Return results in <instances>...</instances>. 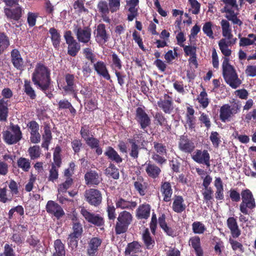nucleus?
<instances>
[{"label":"nucleus","mask_w":256,"mask_h":256,"mask_svg":"<svg viewBox=\"0 0 256 256\" xmlns=\"http://www.w3.org/2000/svg\"><path fill=\"white\" fill-rule=\"evenodd\" d=\"M85 197L87 202L91 205L96 206L102 202V195L100 192L96 189H90L85 192Z\"/></svg>","instance_id":"11"},{"label":"nucleus","mask_w":256,"mask_h":256,"mask_svg":"<svg viewBox=\"0 0 256 256\" xmlns=\"http://www.w3.org/2000/svg\"><path fill=\"white\" fill-rule=\"evenodd\" d=\"M79 236L70 234L68 238V244L72 248H75L78 246V238Z\"/></svg>","instance_id":"60"},{"label":"nucleus","mask_w":256,"mask_h":256,"mask_svg":"<svg viewBox=\"0 0 256 256\" xmlns=\"http://www.w3.org/2000/svg\"><path fill=\"white\" fill-rule=\"evenodd\" d=\"M220 25L222 29V34L224 38L228 40H232L233 35L232 33V29L230 27V22L228 20L223 19L220 22Z\"/></svg>","instance_id":"27"},{"label":"nucleus","mask_w":256,"mask_h":256,"mask_svg":"<svg viewBox=\"0 0 256 256\" xmlns=\"http://www.w3.org/2000/svg\"><path fill=\"white\" fill-rule=\"evenodd\" d=\"M154 148L156 152V154H158L161 155H166L167 150L165 146L161 143L156 142H154Z\"/></svg>","instance_id":"57"},{"label":"nucleus","mask_w":256,"mask_h":256,"mask_svg":"<svg viewBox=\"0 0 256 256\" xmlns=\"http://www.w3.org/2000/svg\"><path fill=\"white\" fill-rule=\"evenodd\" d=\"M58 170L54 164H52L50 170L48 180L54 182L58 178Z\"/></svg>","instance_id":"62"},{"label":"nucleus","mask_w":256,"mask_h":256,"mask_svg":"<svg viewBox=\"0 0 256 256\" xmlns=\"http://www.w3.org/2000/svg\"><path fill=\"white\" fill-rule=\"evenodd\" d=\"M242 202L240 205V210L244 214H249L250 211L256 206L255 199L252 192L248 189L241 192Z\"/></svg>","instance_id":"3"},{"label":"nucleus","mask_w":256,"mask_h":256,"mask_svg":"<svg viewBox=\"0 0 256 256\" xmlns=\"http://www.w3.org/2000/svg\"><path fill=\"white\" fill-rule=\"evenodd\" d=\"M116 206L122 209H133L136 207L137 204L134 202H130L120 198L116 202Z\"/></svg>","instance_id":"33"},{"label":"nucleus","mask_w":256,"mask_h":256,"mask_svg":"<svg viewBox=\"0 0 256 256\" xmlns=\"http://www.w3.org/2000/svg\"><path fill=\"white\" fill-rule=\"evenodd\" d=\"M210 140L212 142L213 146L218 148L221 142L220 136L216 132H212L210 136Z\"/></svg>","instance_id":"52"},{"label":"nucleus","mask_w":256,"mask_h":256,"mask_svg":"<svg viewBox=\"0 0 256 256\" xmlns=\"http://www.w3.org/2000/svg\"><path fill=\"white\" fill-rule=\"evenodd\" d=\"M52 45L54 48L58 49L60 42V36L54 28H50L49 30Z\"/></svg>","instance_id":"35"},{"label":"nucleus","mask_w":256,"mask_h":256,"mask_svg":"<svg viewBox=\"0 0 256 256\" xmlns=\"http://www.w3.org/2000/svg\"><path fill=\"white\" fill-rule=\"evenodd\" d=\"M151 207L148 204L140 205L136 210V216L140 219H147L150 215Z\"/></svg>","instance_id":"28"},{"label":"nucleus","mask_w":256,"mask_h":256,"mask_svg":"<svg viewBox=\"0 0 256 256\" xmlns=\"http://www.w3.org/2000/svg\"><path fill=\"white\" fill-rule=\"evenodd\" d=\"M3 138L8 144L17 143L22 138V133L18 125L11 124L10 130L4 132Z\"/></svg>","instance_id":"5"},{"label":"nucleus","mask_w":256,"mask_h":256,"mask_svg":"<svg viewBox=\"0 0 256 256\" xmlns=\"http://www.w3.org/2000/svg\"><path fill=\"white\" fill-rule=\"evenodd\" d=\"M84 178L87 184L98 185L101 182V178L95 171H90L86 172Z\"/></svg>","instance_id":"25"},{"label":"nucleus","mask_w":256,"mask_h":256,"mask_svg":"<svg viewBox=\"0 0 256 256\" xmlns=\"http://www.w3.org/2000/svg\"><path fill=\"white\" fill-rule=\"evenodd\" d=\"M10 45L8 38L4 34H0V52L4 51Z\"/></svg>","instance_id":"54"},{"label":"nucleus","mask_w":256,"mask_h":256,"mask_svg":"<svg viewBox=\"0 0 256 256\" xmlns=\"http://www.w3.org/2000/svg\"><path fill=\"white\" fill-rule=\"evenodd\" d=\"M198 100L203 108H206L208 106L209 101L208 98V94L204 90H203L200 93L198 98Z\"/></svg>","instance_id":"51"},{"label":"nucleus","mask_w":256,"mask_h":256,"mask_svg":"<svg viewBox=\"0 0 256 256\" xmlns=\"http://www.w3.org/2000/svg\"><path fill=\"white\" fill-rule=\"evenodd\" d=\"M106 174L112 176L114 179H118L119 178V172L118 170L112 164H110V166L106 168Z\"/></svg>","instance_id":"49"},{"label":"nucleus","mask_w":256,"mask_h":256,"mask_svg":"<svg viewBox=\"0 0 256 256\" xmlns=\"http://www.w3.org/2000/svg\"><path fill=\"white\" fill-rule=\"evenodd\" d=\"M236 40V38H234L232 40H228L226 38H222L218 42V46L222 53L227 58L230 56L232 54V50L228 48L229 46L234 44Z\"/></svg>","instance_id":"19"},{"label":"nucleus","mask_w":256,"mask_h":256,"mask_svg":"<svg viewBox=\"0 0 256 256\" xmlns=\"http://www.w3.org/2000/svg\"><path fill=\"white\" fill-rule=\"evenodd\" d=\"M142 240L148 249H151L154 244V240L150 236L148 228L146 229L142 234Z\"/></svg>","instance_id":"39"},{"label":"nucleus","mask_w":256,"mask_h":256,"mask_svg":"<svg viewBox=\"0 0 256 256\" xmlns=\"http://www.w3.org/2000/svg\"><path fill=\"white\" fill-rule=\"evenodd\" d=\"M160 191L164 196V200L166 202H170L172 194L170 183L168 182H164L162 184Z\"/></svg>","instance_id":"32"},{"label":"nucleus","mask_w":256,"mask_h":256,"mask_svg":"<svg viewBox=\"0 0 256 256\" xmlns=\"http://www.w3.org/2000/svg\"><path fill=\"white\" fill-rule=\"evenodd\" d=\"M10 57L12 62L15 68L18 70H24V61L17 49H14L11 51Z\"/></svg>","instance_id":"18"},{"label":"nucleus","mask_w":256,"mask_h":256,"mask_svg":"<svg viewBox=\"0 0 256 256\" xmlns=\"http://www.w3.org/2000/svg\"><path fill=\"white\" fill-rule=\"evenodd\" d=\"M6 190V188H0V201L3 203L10 201L12 199V195H8Z\"/></svg>","instance_id":"59"},{"label":"nucleus","mask_w":256,"mask_h":256,"mask_svg":"<svg viewBox=\"0 0 256 256\" xmlns=\"http://www.w3.org/2000/svg\"><path fill=\"white\" fill-rule=\"evenodd\" d=\"M44 129V132L42 135L43 142L42 144V146L46 150H48V146L52 139V132L50 128L48 125H46Z\"/></svg>","instance_id":"31"},{"label":"nucleus","mask_w":256,"mask_h":256,"mask_svg":"<svg viewBox=\"0 0 256 256\" xmlns=\"http://www.w3.org/2000/svg\"><path fill=\"white\" fill-rule=\"evenodd\" d=\"M104 154L111 160L114 161L117 163H120L122 162L121 157L118 155V152L110 146L106 148Z\"/></svg>","instance_id":"34"},{"label":"nucleus","mask_w":256,"mask_h":256,"mask_svg":"<svg viewBox=\"0 0 256 256\" xmlns=\"http://www.w3.org/2000/svg\"><path fill=\"white\" fill-rule=\"evenodd\" d=\"M141 252V246L137 242H133L128 244L126 248V255H130L131 254H136Z\"/></svg>","instance_id":"37"},{"label":"nucleus","mask_w":256,"mask_h":256,"mask_svg":"<svg viewBox=\"0 0 256 256\" xmlns=\"http://www.w3.org/2000/svg\"><path fill=\"white\" fill-rule=\"evenodd\" d=\"M80 214L88 222L97 226H100L104 224V220L98 214H95L90 212L84 208H81Z\"/></svg>","instance_id":"12"},{"label":"nucleus","mask_w":256,"mask_h":256,"mask_svg":"<svg viewBox=\"0 0 256 256\" xmlns=\"http://www.w3.org/2000/svg\"><path fill=\"white\" fill-rule=\"evenodd\" d=\"M83 54L86 58L90 60L92 62H94L95 60V55L93 53L92 50L89 48H86L84 49Z\"/></svg>","instance_id":"61"},{"label":"nucleus","mask_w":256,"mask_h":256,"mask_svg":"<svg viewBox=\"0 0 256 256\" xmlns=\"http://www.w3.org/2000/svg\"><path fill=\"white\" fill-rule=\"evenodd\" d=\"M234 10H236L234 8H228V6H224L222 10V12H226L225 17L231 22L234 24H236L240 26L242 24V22L238 18V13L235 12Z\"/></svg>","instance_id":"16"},{"label":"nucleus","mask_w":256,"mask_h":256,"mask_svg":"<svg viewBox=\"0 0 256 256\" xmlns=\"http://www.w3.org/2000/svg\"><path fill=\"white\" fill-rule=\"evenodd\" d=\"M226 223L232 238H238L240 235V230L238 228L236 220L234 217H230L227 220Z\"/></svg>","instance_id":"24"},{"label":"nucleus","mask_w":256,"mask_h":256,"mask_svg":"<svg viewBox=\"0 0 256 256\" xmlns=\"http://www.w3.org/2000/svg\"><path fill=\"white\" fill-rule=\"evenodd\" d=\"M222 68V74L226 82L233 88L238 87L241 80L238 78L234 67L230 64L228 58H224Z\"/></svg>","instance_id":"2"},{"label":"nucleus","mask_w":256,"mask_h":256,"mask_svg":"<svg viewBox=\"0 0 256 256\" xmlns=\"http://www.w3.org/2000/svg\"><path fill=\"white\" fill-rule=\"evenodd\" d=\"M97 8L101 15L108 14L110 12L108 3L104 0L100 1L98 4Z\"/></svg>","instance_id":"47"},{"label":"nucleus","mask_w":256,"mask_h":256,"mask_svg":"<svg viewBox=\"0 0 256 256\" xmlns=\"http://www.w3.org/2000/svg\"><path fill=\"white\" fill-rule=\"evenodd\" d=\"M129 142L131 144V150L130 154V156L136 158L138 157V144L141 143V146H144L143 142H144V140L142 138V134H136L134 136V138L129 139Z\"/></svg>","instance_id":"13"},{"label":"nucleus","mask_w":256,"mask_h":256,"mask_svg":"<svg viewBox=\"0 0 256 256\" xmlns=\"http://www.w3.org/2000/svg\"><path fill=\"white\" fill-rule=\"evenodd\" d=\"M188 2L190 5V11L192 14H197L200 12V4L196 0H188Z\"/></svg>","instance_id":"53"},{"label":"nucleus","mask_w":256,"mask_h":256,"mask_svg":"<svg viewBox=\"0 0 256 256\" xmlns=\"http://www.w3.org/2000/svg\"><path fill=\"white\" fill-rule=\"evenodd\" d=\"M213 24L210 22H208L204 24L202 26V31L210 38H214V33L212 30Z\"/></svg>","instance_id":"46"},{"label":"nucleus","mask_w":256,"mask_h":256,"mask_svg":"<svg viewBox=\"0 0 256 256\" xmlns=\"http://www.w3.org/2000/svg\"><path fill=\"white\" fill-rule=\"evenodd\" d=\"M136 120L142 129L148 127L150 124V120L148 114L141 108H138L136 110Z\"/></svg>","instance_id":"14"},{"label":"nucleus","mask_w":256,"mask_h":256,"mask_svg":"<svg viewBox=\"0 0 256 256\" xmlns=\"http://www.w3.org/2000/svg\"><path fill=\"white\" fill-rule=\"evenodd\" d=\"M80 48V44L77 42L69 44H68V53L69 55L74 56L77 54Z\"/></svg>","instance_id":"48"},{"label":"nucleus","mask_w":256,"mask_h":256,"mask_svg":"<svg viewBox=\"0 0 256 256\" xmlns=\"http://www.w3.org/2000/svg\"><path fill=\"white\" fill-rule=\"evenodd\" d=\"M192 232L196 234H202L206 230L204 224L200 222H194L192 223Z\"/></svg>","instance_id":"43"},{"label":"nucleus","mask_w":256,"mask_h":256,"mask_svg":"<svg viewBox=\"0 0 256 256\" xmlns=\"http://www.w3.org/2000/svg\"><path fill=\"white\" fill-rule=\"evenodd\" d=\"M28 152L31 160L38 158L41 154L40 148L38 146H30L28 150Z\"/></svg>","instance_id":"45"},{"label":"nucleus","mask_w":256,"mask_h":256,"mask_svg":"<svg viewBox=\"0 0 256 256\" xmlns=\"http://www.w3.org/2000/svg\"><path fill=\"white\" fill-rule=\"evenodd\" d=\"M228 242L234 251L242 253L244 252V247L241 242L231 238H229Z\"/></svg>","instance_id":"44"},{"label":"nucleus","mask_w":256,"mask_h":256,"mask_svg":"<svg viewBox=\"0 0 256 256\" xmlns=\"http://www.w3.org/2000/svg\"><path fill=\"white\" fill-rule=\"evenodd\" d=\"M54 246L55 252L52 256H65L64 245L60 240H56L54 241Z\"/></svg>","instance_id":"40"},{"label":"nucleus","mask_w":256,"mask_h":256,"mask_svg":"<svg viewBox=\"0 0 256 256\" xmlns=\"http://www.w3.org/2000/svg\"><path fill=\"white\" fill-rule=\"evenodd\" d=\"M179 149L184 152L191 153L195 148L194 143L185 136H182L178 142Z\"/></svg>","instance_id":"20"},{"label":"nucleus","mask_w":256,"mask_h":256,"mask_svg":"<svg viewBox=\"0 0 256 256\" xmlns=\"http://www.w3.org/2000/svg\"><path fill=\"white\" fill-rule=\"evenodd\" d=\"M32 80L42 90L48 89L50 81V70L44 64H38L32 75Z\"/></svg>","instance_id":"1"},{"label":"nucleus","mask_w":256,"mask_h":256,"mask_svg":"<svg viewBox=\"0 0 256 256\" xmlns=\"http://www.w3.org/2000/svg\"><path fill=\"white\" fill-rule=\"evenodd\" d=\"M241 106L240 104L234 102L231 105L224 104L220 109V119L223 122H230L232 116L240 111Z\"/></svg>","instance_id":"4"},{"label":"nucleus","mask_w":256,"mask_h":256,"mask_svg":"<svg viewBox=\"0 0 256 256\" xmlns=\"http://www.w3.org/2000/svg\"><path fill=\"white\" fill-rule=\"evenodd\" d=\"M4 11L8 18L10 19L18 20L22 16V10L21 8L18 6L14 10L5 8Z\"/></svg>","instance_id":"29"},{"label":"nucleus","mask_w":256,"mask_h":256,"mask_svg":"<svg viewBox=\"0 0 256 256\" xmlns=\"http://www.w3.org/2000/svg\"><path fill=\"white\" fill-rule=\"evenodd\" d=\"M144 166L146 172L148 176L152 178H156L158 176L161 172L159 167L150 162L146 163Z\"/></svg>","instance_id":"26"},{"label":"nucleus","mask_w":256,"mask_h":256,"mask_svg":"<svg viewBox=\"0 0 256 256\" xmlns=\"http://www.w3.org/2000/svg\"><path fill=\"white\" fill-rule=\"evenodd\" d=\"M110 67L114 72L116 70H120L122 68V62L118 56L115 53H113L111 56Z\"/></svg>","instance_id":"38"},{"label":"nucleus","mask_w":256,"mask_h":256,"mask_svg":"<svg viewBox=\"0 0 256 256\" xmlns=\"http://www.w3.org/2000/svg\"><path fill=\"white\" fill-rule=\"evenodd\" d=\"M24 92L32 99L35 98L36 95L34 89L32 88L30 82L25 81L24 82Z\"/></svg>","instance_id":"58"},{"label":"nucleus","mask_w":256,"mask_h":256,"mask_svg":"<svg viewBox=\"0 0 256 256\" xmlns=\"http://www.w3.org/2000/svg\"><path fill=\"white\" fill-rule=\"evenodd\" d=\"M158 106L166 114H170L174 110L172 98L165 94L164 97L158 102Z\"/></svg>","instance_id":"15"},{"label":"nucleus","mask_w":256,"mask_h":256,"mask_svg":"<svg viewBox=\"0 0 256 256\" xmlns=\"http://www.w3.org/2000/svg\"><path fill=\"white\" fill-rule=\"evenodd\" d=\"M110 12L113 13L117 12L120 8V0H107Z\"/></svg>","instance_id":"55"},{"label":"nucleus","mask_w":256,"mask_h":256,"mask_svg":"<svg viewBox=\"0 0 256 256\" xmlns=\"http://www.w3.org/2000/svg\"><path fill=\"white\" fill-rule=\"evenodd\" d=\"M126 7L130 14H128V19L129 21H132L138 14V0H126Z\"/></svg>","instance_id":"23"},{"label":"nucleus","mask_w":256,"mask_h":256,"mask_svg":"<svg viewBox=\"0 0 256 256\" xmlns=\"http://www.w3.org/2000/svg\"><path fill=\"white\" fill-rule=\"evenodd\" d=\"M102 240L98 237L92 238L88 242L87 254L88 256H96L98 248L100 246Z\"/></svg>","instance_id":"17"},{"label":"nucleus","mask_w":256,"mask_h":256,"mask_svg":"<svg viewBox=\"0 0 256 256\" xmlns=\"http://www.w3.org/2000/svg\"><path fill=\"white\" fill-rule=\"evenodd\" d=\"M94 68L96 73L107 80L110 79V76L107 69L106 64L102 61H98L94 64Z\"/></svg>","instance_id":"22"},{"label":"nucleus","mask_w":256,"mask_h":256,"mask_svg":"<svg viewBox=\"0 0 256 256\" xmlns=\"http://www.w3.org/2000/svg\"><path fill=\"white\" fill-rule=\"evenodd\" d=\"M108 38L106 26L103 24H99L96 30V42L100 44H104L108 40Z\"/></svg>","instance_id":"21"},{"label":"nucleus","mask_w":256,"mask_h":256,"mask_svg":"<svg viewBox=\"0 0 256 256\" xmlns=\"http://www.w3.org/2000/svg\"><path fill=\"white\" fill-rule=\"evenodd\" d=\"M213 191L211 188H204V191L202 192L204 199L206 204H209L212 203Z\"/></svg>","instance_id":"56"},{"label":"nucleus","mask_w":256,"mask_h":256,"mask_svg":"<svg viewBox=\"0 0 256 256\" xmlns=\"http://www.w3.org/2000/svg\"><path fill=\"white\" fill-rule=\"evenodd\" d=\"M17 164L19 168L25 172H28L31 167L30 160L23 157H21L18 160Z\"/></svg>","instance_id":"41"},{"label":"nucleus","mask_w":256,"mask_h":256,"mask_svg":"<svg viewBox=\"0 0 256 256\" xmlns=\"http://www.w3.org/2000/svg\"><path fill=\"white\" fill-rule=\"evenodd\" d=\"M134 186L140 195L144 196L145 194V186L142 178H138L137 180L134 183Z\"/></svg>","instance_id":"50"},{"label":"nucleus","mask_w":256,"mask_h":256,"mask_svg":"<svg viewBox=\"0 0 256 256\" xmlns=\"http://www.w3.org/2000/svg\"><path fill=\"white\" fill-rule=\"evenodd\" d=\"M172 208L177 213H180L186 209V204L182 196H176L174 199Z\"/></svg>","instance_id":"30"},{"label":"nucleus","mask_w":256,"mask_h":256,"mask_svg":"<svg viewBox=\"0 0 256 256\" xmlns=\"http://www.w3.org/2000/svg\"><path fill=\"white\" fill-rule=\"evenodd\" d=\"M66 94H74V97L76 98V84L74 76L72 74H66L65 76V82L60 85Z\"/></svg>","instance_id":"8"},{"label":"nucleus","mask_w":256,"mask_h":256,"mask_svg":"<svg viewBox=\"0 0 256 256\" xmlns=\"http://www.w3.org/2000/svg\"><path fill=\"white\" fill-rule=\"evenodd\" d=\"M184 52L186 56H196V48L192 46H184Z\"/></svg>","instance_id":"63"},{"label":"nucleus","mask_w":256,"mask_h":256,"mask_svg":"<svg viewBox=\"0 0 256 256\" xmlns=\"http://www.w3.org/2000/svg\"><path fill=\"white\" fill-rule=\"evenodd\" d=\"M132 220V214L126 211L121 212L118 218L116 232L118 234L124 232Z\"/></svg>","instance_id":"6"},{"label":"nucleus","mask_w":256,"mask_h":256,"mask_svg":"<svg viewBox=\"0 0 256 256\" xmlns=\"http://www.w3.org/2000/svg\"><path fill=\"white\" fill-rule=\"evenodd\" d=\"M192 160L197 163L210 166V156L206 150H197L192 155Z\"/></svg>","instance_id":"10"},{"label":"nucleus","mask_w":256,"mask_h":256,"mask_svg":"<svg viewBox=\"0 0 256 256\" xmlns=\"http://www.w3.org/2000/svg\"><path fill=\"white\" fill-rule=\"evenodd\" d=\"M73 180L72 178H66V181L62 184L59 186L58 188V193L60 194V192H64L66 190L71 186L72 184ZM59 195L58 196L59 200L60 202H63L62 200L59 197Z\"/></svg>","instance_id":"42"},{"label":"nucleus","mask_w":256,"mask_h":256,"mask_svg":"<svg viewBox=\"0 0 256 256\" xmlns=\"http://www.w3.org/2000/svg\"><path fill=\"white\" fill-rule=\"evenodd\" d=\"M46 209L48 214L54 216L58 219L60 218L65 214L61 206L53 200L48 202Z\"/></svg>","instance_id":"9"},{"label":"nucleus","mask_w":256,"mask_h":256,"mask_svg":"<svg viewBox=\"0 0 256 256\" xmlns=\"http://www.w3.org/2000/svg\"><path fill=\"white\" fill-rule=\"evenodd\" d=\"M256 42V36L253 34H250L247 37L240 38L239 45L240 46H247L252 45Z\"/></svg>","instance_id":"36"},{"label":"nucleus","mask_w":256,"mask_h":256,"mask_svg":"<svg viewBox=\"0 0 256 256\" xmlns=\"http://www.w3.org/2000/svg\"><path fill=\"white\" fill-rule=\"evenodd\" d=\"M74 32L79 42L87 44L90 42L92 30L88 26L82 28L78 25H74Z\"/></svg>","instance_id":"7"},{"label":"nucleus","mask_w":256,"mask_h":256,"mask_svg":"<svg viewBox=\"0 0 256 256\" xmlns=\"http://www.w3.org/2000/svg\"><path fill=\"white\" fill-rule=\"evenodd\" d=\"M73 232L72 234L80 237L82 232V228L79 222L74 223L72 226Z\"/></svg>","instance_id":"64"}]
</instances>
